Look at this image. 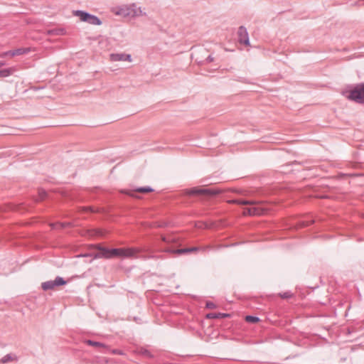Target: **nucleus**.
<instances>
[{"label": "nucleus", "instance_id": "2eb2a0df", "mask_svg": "<svg viewBox=\"0 0 364 364\" xmlns=\"http://www.w3.org/2000/svg\"><path fill=\"white\" fill-rule=\"evenodd\" d=\"M16 359V357L14 355L12 354H6L4 355L1 359V362L2 363H7L9 362H11L13 360H15Z\"/></svg>", "mask_w": 364, "mask_h": 364}, {"label": "nucleus", "instance_id": "aec40b11", "mask_svg": "<svg viewBox=\"0 0 364 364\" xmlns=\"http://www.w3.org/2000/svg\"><path fill=\"white\" fill-rule=\"evenodd\" d=\"M140 353L147 358H152L153 355L151 353L149 350L145 348H141L140 350Z\"/></svg>", "mask_w": 364, "mask_h": 364}, {"label": "nucleus", "instance_id": "a211bd4d", "mask_svg": "<svg viewBox=\"0 0 364 364\" xmlns=\"http://www.w3.org/2000/svg\"><path fill=\"white\" fill-rule=\"evenodd\" d=\"M154 190L153 188H151V187H141V188H138L135 190L136 192H139V193H149V192H152Z\"/></svg>", "mask_w": 364, "mask_h": 364}, {"label": "nucleus", "instance_id": "f8f14e48", "mask_svg": "<svg viewBox=\"0 0 364 364\" xmlns=\"http://www.w3.org/2000/svg\"><path fill=\"white\" fill-rule=\"evenodd\" d=\"M228 316L229 314L224 313H210L207 314L208 318H223Z\"/></svg>", "mask_w": 364, "mask_h": 364}, {"label": "nucleus", "instance_id": "6e6552de", "mask_svg": "<svg viewBox=\"0 0 364 364\" xmlns=\"http://www.w3.org/2000/svg\"><path fill=\"white\" fill-rule=\"evenodd\" d=\"M200 248L197 247H190V248H183V249H172L170 247L164 248L161 250V252L171 253V254H177L182 255L186 253H189L192 252L198 251Z\"/></svg>", "mask_w": 364, "mask_h": 364}, {"label": "nucleus", "instance_id": "393cba45", "mask_svg": "<svg viewBox=\"0 0 364 364\" xmlns=\"http://www.w3.org/2000/svg\"><path fill=\"white\" fill-rule=\"evenodd\" d=\"M124 61H132V56L129 54H124Z\"/></svg>", "mask_w": 364, "mask_h": 364}, {"label": "nucleus", "instance_id": "7ed1b4c3", "mask_svg": "<svg viewBox=\"0 0 364 364\" xmlns=\"http://www.w3.org/2000/svg\"><path fill=\"white\" fill-rule=\"evenodd\" d=\"M240 205H253L255 206L245 208L243 210L244 215H259L264 213L265 210L259 206H256L257 201L253 200H237L235 201Z\"/></svg>", "mask_w": 364, "mask_h": 364}, {"label": "nucleus", "instance_id": "cd10ccee", "mask_svg": "<svg viewBox=\"0 0 364 364\" xmlns=\"http://www.w3.org/2000/svg\"><path fill=\"white\" fill-rule=\"evenodd\" d=\"M61 227L63 228L65 226V224H60Z\"/></svg>", "mask_w": 364, "mask_h": 364}, {"label": "nucleus", "instance_id": "f3484780", "mask_svg": "<svg viewBox=\"0 0 364 364\" xmlns=\"http://www.w3.org/2000/svg\"><path fill=\"white\" fill-rule=\"evenodd\" d=\"M10 75H11V70L10 68L0 70V77H6Z\"/></svg>", "mask_w": 364, "mask_h": 364}, {"label": "nucleus", "instance_id": "dca6fc26", "mask_svg": "<svg viewBox=\"0 0 364 364\" xmlns=\"http://www.w3.org/2000/svg\"><path fill=\"white\" fill-rule=\"evenodd\" d=\"M85 343L90 346H92L95 347H105V345L104 343L97 341H94L92 340H86Z\"/></svg>", "mask_w": 364, "mask_h": 364}, {"label": "nucleus", "instance_id": "6ab92c4d", "mask_svg": "<svg viewBox=\"0 0 364 364\" xmlns=\"http://www.w3.org/2000/svg\"><path fill=\"white\" fill-rule=\"evenodd\" d=\"M245 321L250 323H257L259 321V318L257 316L249 315L245 317Z\"/></svg>", "mask_w": 364, "mask_h": 364}, {"label": "nucleus", "instance_id": "5701e85b", "mask_svg": "<svg viewBox=\"0 0 364 364\" xmlns=\"http://www.w3.org/2000/svg\"><path fill=\"white\" fill-rule=\"evenodd\" d=\"M161 240H162V241H164V242H166V243H169L173 240V238H171L170 237H165V236H161Z\"/></svg>", "mask_w": 364, "mask_h": 364}, {"label": "nucleus", "instance_id": "c85d7f7f", "mask_svg": "<svg viewBox=\"0 0 364 364\" xmlns=\"http://www.w3.org/2000/svg\"><path fill=\"white\" fill-rule=\"evenodd\" d=\"M56 225H53V228H55Z\"/></svg>", "mask_w": 364, "mask_h": 364}, {"label": "nucleus", "instance_id": "4468645a", "mask_svg": "<svg viewBox=\"0 0 364 364\" xmlns=\"http://www.w3.org/2000/svg\"><path fill=\"white\" fill-rule=\"evenodd\" d=\"M48 33L52 36H61L65 33L63 28H54L48 31Z\"/></svg>", "mask_w": 364, "mask_h": 364}, {"label": "nucleus", "instance_id": "bb28decb", "mask_svg": "<svg viewBox=\"0 0 364 364\" xmlns=\"http://www.w3.org/2000/svg\"><path fill=\"white\" fill-rule=\"evenodd\" d=\"M123 193H125L126 194H128L131 196H134V194L129 191H124Z\"/></svg>", "mask_w": 364, "mask_h": 364}, {"label": "nucleus", "instance_id": "39448f33", "mask_svg": "<svg viewBox=\"0 0 364 364\" xmlns=\"http://www.w3.org/2000/svg\"><path fill=\"white\" fill-rule=\"evenodd\" d=\"M220 193L219 189H210L203 188L198 187H194L190 189L185 190V194L186 195H217Z\"/></svg>", "mask_w": 364, "mask_h": 364}, {"label": "nucleus", "instance_id": "ddd939ff", "mask_svg": "<svg viewBox=\"0 0 364 364\" xmlns=\"http://www.w3.org/2000/svg\"><path fill=\"white\" fill-rule=\"evenodd\" d=\"M124 53H112L110 55V60L112 61H124Z\"/></svg>", "mask_w": 364, "mask_h": 364}, {"label": "nucleus", "instance_id": "1a4fd4ad", "mask_svg": "<svg viewBox=\"0 0 364 364\" xmlns=\"http://www.w3.org/2000/svg\"><path fill=\"white\" fill-rule=\"evenodd\" d=\"M132 11V4L123 5L116 8L115 14L123 17H130Z\"/></svg>", "mask_w": 364, "mask_h": 364}, {"label": "nucleus", "instance_id": "9b49d317", "mask_svg": "<svg viewBox=\"0 0 364 364\" xmlns=\"http://www.w3.org/2000/svg\"><path fill=\"white\" fill-rule=\"evenodd\" d=\"M146 14L145 12H143L141 7H139L135 4H132V11L130 17L134 18L140 16H146Z\"/></svg>", "mask_w": 364, "mask_h": 364}, {"label": "nucleus", "instance_id": "412c9836", "mask_svg": "<svg viewBox=\"0 0 364 364\" xmlns=\"http://www.w3.org/2000/svg\"><path fill=\"white\" fill-rule=\"evenodd\" d=\"M205 306L207 309H214L216 308V305L213 302L210 301L206 302Z\"/></svg>", "mask_w": 364, "mask_h": 364}, {"label": "nucleus", "instance_id": "b1692460", "mask_svg": "<svg viewBox=\"0 0 364 364\" xmlns=\"http://www.w3.org/2000/svg\"><path fill=\"white\" fill-rule=\"evenodd\" d=\"M46 192L43 190H40L39 191V196H40V198L41 200L44 199L46 197Z\"/></svg>", "mask_w": 364, "mask_h": 364}, {"label": "nucleus", "instance_id": "423d86ee", "mask_svg": "<svg viewBox=\"0 0 364 364\" xmlns=\"http://www.w3.org/2000/svg\"><path fill=\"white\" fill-rule=\"evenodd\" d=\"M67 282L61 277H57L54 280H50L41 284L44 291L53 289L55 287L65 285Z\"/></svg>", "mask_w": 364, "mask_h": 364}, {"label": "nucleus", "instance_id": "f257e3e1", "mask_svg": "<svg viewBox=\"0 0 364 364\" xmlns=\"http://www.w3.org/2000/svg\"><path fill=\"white\" fill-rule=\"evenodd\" d=\"M100 252L95 255L94 258H111L114 257H132L140 252L138 248H112L100 247Z\"/></svg>", "mask_w": 364, "mask_h": 364}, {"label": "nucleus", "instance_id": "9d476101", "mask_svg": "<svg viewBox=\"0 0 364 364\" xmlns=\"http://www.w3.org/2000/svg\"><path fill=\"white\" fill-rule=\"evenodd\" d=\"M31 51V48H20L13 50L7 51L4 53L5 55H9L11 56L20 55L28 53Z\"/></svg>", "mask_w": 364, "mask_h": 364}, {"label": "nucleus", "instance_id": "20e7f679", "mask_svg": "<svg viewBox=\"0 0 364 364\" xmlns=\"http://www.w3.org/2000/svg\"><path fill=\"white\" fill-rule=\"evenodd\" d=\"M74 15L80 17L82 21L88 23L92 25L100 26L102 23V21L97 16L90 14L84 11H74Z\"/></svg>", "mask_w": 364, "mask_h": 364}, {"label": "nucleus", "instance_id": "f03ea898", "mask_svg": "<svg viewBox=\"0 0 364 364\" xmlns=\"http://www.w3.org/2000/svg\"><path fill=\"white\" fill-rule=\"evenodd\" d=\"M347 99L364 105V82L356 85L350 91L343 92Z\"/></svg>", "mask_w": 364, "mask_h": 364}, {"label": "nucleus", "instance_id": "a878e982", "mask_svg": "<svg viewBox=\"0 0 364 364\" xmlns=\"http://www.w3.org/2000/svg\"><path fill=\"white\" fill-rule=\"evenodd\" d=\"M212 61H213V58L211 55H209L205 59V63H211Z\"/></svg>", "mask_w": 364, "mask_h": 364}, {"label": "nucleus", "instance_id": "0eeeda50", "mask_svg": "<svg viewBox=\"0 0 364 364\" xmlns=\"http://www.w3.org/2000/svg\"><path fill=\"white\" fill-rule=\"evenodd\" d=\"M237 38L240 43L250 46L249 34L245 26H241L238 28Z\"/></svg>", "mask_w": 364, "mask_h": 364}, {"label": "nucleus", "instance_id": "4be33fe9", "mask_svg": "<svg viewBox=\"0 0 364 364\" xmlns=\"http://www.w3.org/2000/svg\"><path fill=\"white\" fill-rule=\"evenodd\" d=\"M280 296L283 299H289L292 296V294L290 291H287L280 294Z\"/></svg>", "mask_w": 364, "mask_h": 364}]
</instances>
